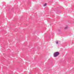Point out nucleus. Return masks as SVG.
Here are the masks:
<instances>
[{
	"instance_id": "f257e3e1",
	"label": "nucleus",
	"mask_w": 74,
	"mask_h": 74,
	"mask_svg": "<svg viewBox=\"0 0 74 74\" xmlns=\"http://www.w3.org/2000/svg\"><path fill=\"white\" fill-rule=\"evenodd\" d=\"M59 55V53L58 52H57L55 53L54 54V57H56Z\"/></svg>"
},
{
	"instance_id": "f03ea898",
	"label": "nucleus",
	"mask_w": 74,
	"mask_h": 74,
	"mask_svg": "<svg viewBox=\"0 0 74 74\" xmlns=\"http://www.w3.org/2000/svg\"><path fill=\"white\" fill-rule=\"evenodd\" d=\"M43 5L44 7H45V6H46L47 5V3H45Z\"/></svg>"
},
{
	"instance_id": "20e7f679",
	"label": "nucleus",
	"mask_w": 74,
	"mask_h": 74,
	"mask_svg": "<svg viewBox=\"0 0 74 74\" xmlns=\"http://www.w3.org/2000/svg\"><path fill=\"white\" fill-rule=\"evenodd\" d=\"M56 44H58V41H56Z\"/></svg>"
},
{
	"instance_id": "7ed1b4c3",
	"label": "nucleus",
	"mask_w": 74,
	"mask_h": 74,
	"mask_svg": "<svg viewBox=\"0 0 74 74\" xmlns=\"http://www.w3.org/2000/svg\"><path fill=\"white\" fill-rule=\"evenodd\" d=\"M68 28V27L66 26L64 28V29H67Z\"/></svg>"
}]
</instances>
